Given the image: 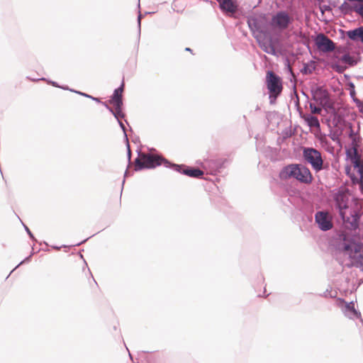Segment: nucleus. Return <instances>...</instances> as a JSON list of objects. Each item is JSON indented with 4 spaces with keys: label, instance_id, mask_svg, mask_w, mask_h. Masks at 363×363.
I'll return each instance as SVG.
<instances>
[{
    "label": "nucleus",
    "instance_id": "10",
    "mask_svg": "<svg viewBox=\"0 0 363 363\" xmlns=\"http://www.w3.org/2000/svg\"><path fill=\"white\" fill-rule=\"evenodd\" d=\"M315 221L318 228L323 231H328L333 226L332 216L327 211H320L316 212Z\"/></svg>",
    "mask_w": 363,
    "mask_h": 363
},
{
    "label": "nucleus",
    "instance_id": "13",
    "mask_svg": "<svg viewBox=\"0 0 363 363\" xmlns=\"http://www.w3.org/2000/svg\"><path fill=\"white\" fill-rule=\"evenodd\" d=\"M174 170L179 172H182L184 174L187 175L191 177H201L203 176V172L199 169L196 168H189L186 167L184 165H178V164H172V165Z\"/></svg>",
    "mask_w": 363,
    "mask_h": 363
},
{
    "label": "nucleus",
    "instance_id": "26",
    "mask_svg": "<svg viewBox=\"0 0 363 363\" xmlns=\"http://www.w3.org/2000/svg\"><path fill=\"white\" fill-rule=\"evenodd\" d=\"M164 164L167 167H168V164H169V162L168 161H164Z\"/></svg>",
    "mask_w": 363,
    "mask_h": 363
},
{
    "label": "nucleus",
    "instance_id": "19",
    "mask_svg": "<svg viewBox=\"0 0 363 363\" xmlns=\"http://www.w3.org/2000/svg\"><path fill=\"white\" fill-rule=\"evenodd\" d=\"M70 91H74V92H75V93H77V94H80V95H82V96H85V97L90 98V99H91L92 100L96 101H97V102H99V101H99V99H98V98H95V97H93V96H91L89 95V94H85V93H82V92L77 91H74V90H72V89H70Z\"/></svg>",
    "mask_w": 363,
    "mask_h": 363
},
{
    "label": "nucleus",
    "instance_id": "15",
    "mask_svg": "<svg viewBox=\"0 0 363 363\" xmlns=\"http://www.w3.org/2000/svg\"><path fill=\"white\" fill-rule=\"evenodd\" d=\"M220 8L224 12L234 13L237 11L238 4L236 0H217Z\"/></svg>",
    "mask_w": 363,
    "mask_h": 363
},
{
    "label": "nucleus",
    "instance_id": "2",
    "mask_svg": "<svg viewBox=\"0 0 363 363\" xmlns=\"http://www.w3.org/2000/svg\"><path fill=\"white\" fill-rule=\"evenodd\" d=\"M334 199L336 208L346 228L356 230L359 227V219L361 216V202L355 199L349 203L347 195L343 192L337 193Z\"/></svg>",
    "mask_w": 363,
    "mask_h": 363
},
{
    "label": "nucleus",
    "instance_id": "25",
    "mask_svg": "<svg viewBox=\"0 0 363 363\" xmlns=\"http://www.w3.org/2000/svg\"><path fill=\"white\" fill-rule=\"evenodd\" d=\"M343 57H344V60H345V61H347V59L349 58V57H348V56H347V55H345Z\"/></svg>",
    "mask_w": 363,
    "mask_h": 363
},
{
    "label": "nucleus",
    "instance_id": "12",
    "mask_svg": "<svg viewBox=\"0 0 363 363\" xmlns=\"http://www.w3.org/2000/svg\"><path fill=\"white\" fill-rule=\"evenodd\" d=\"M315 44L318 48L323 52H330L335 49L334 43L323 34L317 36Z\"/></svg>",
    "mask_w": 363,
    "mask_h": 363
},
{
    "label": "nucleus",
    "instance_id": "21",
    "mask_svg": "<svg viewBox=\"0 0 363 363\" xmlns=\"http://www.w3.org/2000/svg\"><path fill=\"white\" fill-rule=\"evenodd\" d=\"M118 124H119L120 127L121 128V129L124 132V135H125V138L126 140H128L127 134L125 133V128L124 124L120 120H118Z\"/></svg>",
    "mask_w": 363,
    "mask_h": 363
},
{
    "label": "nucleus",
    "instance_id": "5",
    "mask_svg": "<svg viewBox=\"0 0 363 363\" xmlns=\"http://www.w3.org/2000/svg\"><path fill=\"white\" fill-rule=\"evenodd\" d=\"M294 21L293 15L287 11L281 10L274 13L269 21L272 36H277L281 40V34L289 30Z\"/></svg>",
    "mask_w": 363,
    "mask_h": 363
},
{
    "label": "nucleus",
    "instance_id": "6",
    "mask_svg": "<svg viewBox=\"0 0 363 363\" xmlns=\"http://www.w3.org/2000/svg\"><path fill=\"white\" fill-rule=\"evenodd\" d=\"M123 86L124 84L123 83L120 87L115 89L111 99L108 101L109 104L114 106V110L110 107L106 102H103L105 107L114 116L117 121L124 117V113L122 112V94L123 91Z\"/></svg>",
    "mask_w": 363,
    "mask_h": 363
},
{
    "label": "nucleus",
    "instance_id": "27",
    "mask_svg": "<svg viewBox=\"0 0 363 363\" xmlns=\"http://www.w3.org/2000/svg\"><path fill=\"white\" fill-rule=\"evenodd\" d=\"M128 157H129V159L130 158V150L128 149Z\"/></svg>",
    "mask_w": 363,
    "mask_h": 363
},
{
    "label": "nucleus",
    "instance_id": "24",
    "mask_svg": "<svg viewBox=\"0 0 363 363\" xmlns=\"http://www.w3.org/2000/svg\"><path fill=\"white\" fill-rule=\"evenodd\" d=\"M138 21L139 26H140V21H141V15L140 14L138 16Z\"/></svg>",
    "mask_w": 363,
    "mask_h": 363
},
{
    "label": "nucleus",
    "instance_id": "18",
    "mask_svg": "<svg viewBox=\"0 0 363 363\" xmlns=\"http://www.w3.org/2000/svg\"><path fill=\"white\" fill-rule=\"evenodd\" d=\"M309 107H310L311 113L313 114H319V113H320V112L322 111V109L320 108L317 107L312 104H310Z\"/></svg>",
    "mask_w": 363,
    "mask_h": 363
},
{
    "label": "nucleus",
    "instance_id": "23",
    "mask_svg": "<svg viewBox=\"0 0 363 363\" xmlns=\"http://www.w3.org/2000/svg\"><path fill=\"white\" fill-rule=\"evenodd\" d=\"M358 11H359V14L363 17V5H361L359 7Z\"/></svg>",
    "mask_w": 363,
    "mask_h": 363
},
{
    "label": "nucleus",
    "instance_id": "8",
    "mask_svg": "<svg viewBox=\"0 0 363 363\" xmlns=\"http://www.w3.org/2000/svg\"><path fill=\"white\" fill-rule=\"evenodd\" d=\"M162 159L150 155L141 154L135 160V169L141 170L144 168H154L162 163Z\"/></svg>",
    "mask_w": 363,
    "mask_h": 363
},
{
    "label": "nucleus",
    "instance_id": "11",
    "mask_svg": "<svg viewBox=\"0 0 363 363\" xmlns=\"http://www.w3.org/2000/svg\"><path fill=\"white\" fill-rule=\"evenodd\" d=\"M352 163L354 170L357 174V176L352 179L353 182L359 183L360 188L363 191V162L356 151L354 157H352Z\"/></svg>",
    "mask_w": 363,
    "mask_h": 363
},
{
    "label": "nucleus",
    "instance_id": "16",
    "mask_svg": "<svg viewBox=\"0 0 363 363\" xmlns=\"http://www.w3.org/2000/svg\"><path fill=\"white\" fill-rule=\"evenodd\" d=\"M347 36L352 40H360L363 42V28L359 27L347 32Z\"/></svg>",
    "mask_w": 363,
    "mask_h": 363
},
{
    "label": "nucleus",
    "instance_id": "9",
    "mask_svg": "<svg viewBox=\"0 0 363 363\" xmlns=\"http://www.w3.org/2000/svg\"><path fill=\"white\" fill-rule=\"evenodd\" d=\"M266 82L267 89L270 93V97L276 98L282 90V85L280 77L277 76L272 72H268L267 74Z\"/></svg>",
    "mask_w": 363,
    "mask_h": 363
},
{
    "label": "nucleus",
    "instance_id": "4",
    "mask_svg": "<svg viewBox=\"0 0 363 363\" xmlns=\"http://www.w3.org/2000/svg\"><path fill=\"white\" fill-rule=\"evenodd\" d=\"M281 180L294 179L303 184L312 182V174L306 167L303 164H291L282 168L279 172Z\"/></svg>",
    "mask_w": 363,
    "mask_h": 363
},
{
    "label": "nucleus",
    "instance_id": "1",
    "mask_svg": "<svg viewBox=\"0 0 363 363\" xmlns=\"http://www.w3.org/2000/svg\"><path fill=\"white\" fill-rule=\"evenodd\" d=\"M247 24L260 48L266 53L277 55V47L280 45L277 36L268 32V21L264 14L253 13L247 18Z\"/></svg>",
    "mask_w": 363,
    "mask_h": 363
},
{
    "label": "nucleus",
    "instance_id": "22",
    "mask_svg": "<svg viewBox=\"0 0 363 363\" xmlns=\"http://www.w3.org/2000/svg\"><path fill=\"white\" fill-rule=\"evenodd\" d=\"M25 229H26V232L28 233V234L29 235L30 238H31L32 239H34V237H33V234L31 233V232L30 231L29 228L27 226H25Z\"/></svg>",
    "mask_w": 363,
    "mask_h": 363
},
{
    "label": "nucleus",
    "instance_id": "3",
    "mask_svg": "<svg viewBox=\"0 0 363 363\" xmlns=\"http://www.w3.org/2000/svg\"><path fill=\"white\" fill-rule=\"evenodd\" d=\"M339 249L345 257H348L352 266L363 271V243L362 242L344 238Z\"/></svg>",
    "mask_w": 363,
    "mask_h": 363
},
{
    "label": "nucleus",
    "instance_id": "7",
    "mask_svg": "<svg viewBox=\"0 0 363 363\" xmlns=\"http://www.w3.org/2000/svg\"><path fill=\"white\" fill-rule=\"evenodd\" d=\"M303 157L305 161L310 164L315 172L323 169V160L320 152L313 147H304Z\"/></svg>",
    "mask_w": 363,
    "mask_h": 363
},
{
    "label": "nucleus",
    "instance_id": "14",
    "mask_svg": "<svg viewBox=\"0 0 363 363\" xmlns=\"http://www.w3.org/2000/svg\"><path fill=\"white\" fill-rule=\"evenodd\" d=\"M342 312L345 315L350 319H357L361 318V313L358 311L355 307L353 301L350 303H344V306L342 307Z\"/></svg>",
    "mask_w": 363,
    "mask_h": 363
},
{
    "label": "nucleus",
    "instance_id": "28",
    "mask_svg": "<svg viewBox=\"0 0 363 363\" xmlns=\"http://www.w3.org/2000/svg\"><path fill=\"white\" fill-rule=\"evenodd\" d=\"M350 94L352 96V95H354V91H352L350 92Z\"/></svg>",
    "mask_w": 363,
    "mask_h": 363
},
{
    "label": "nucleus",
    "instance_id": "20",
    "mask_svg": "<svg viewBox=\"0 0 363 363\" xmlns=\"http://www.w3.org/2000/svg\"><path fill=\"white\" fill-rule=\"evenodd\" d=\"M48 83L52 84L53 86L60 87V88L63 89L65 90H69L70 91V89L68 87H67V86H60L55 82H49Z\"/></svg>",
    "mask_w": 363,
    "mask_h": 363
},
{
    "label": "nucleus",
    "instance_id": "17",
    "mask_svg": "<svg viewBox=\"0 0 363 363\" xmlns=\"http://www.w3.org/2000/svg\"><path fill=\"white\" fill-rule=\"evenodd\" d=\"M303 119L306 121L308 125L311 128H315L318 130L320 129V125L317 117L313 116L311 114H306L303 116Z\"/></svg>",
    "mask_w": 363,
    "mask_h": 363
}]
</instances>
